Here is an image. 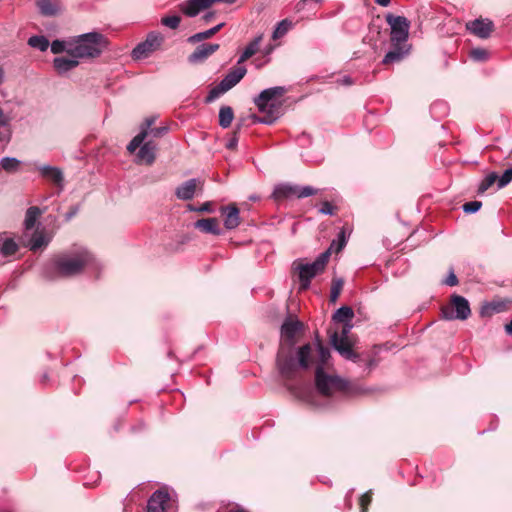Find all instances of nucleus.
<instances>
[{"label": "nucleus", "instance_id": "f704fd0d", "mask_svg": "<svg viewBox=\"0 0 512 512\" xmlns=\"http://www.w3.org/2000/svg\"><path fill=\"white\" fill-rule=\"evenodd\" d=\"M28 44L40 51H46L50 45L48 39L44 36H32L29 38Z\"/></svg>", "mask_w": 512, "mask_h": 512}, {"label": "nucleus", "instance_id": "0e129e2a", "mask_svg": "<svg viewBox=\"0 0 512 512\" xmlns=\"http://www.w3.org/2000/svg\"><path fill=\"white\" fill-rule=\"evenodd\" d=\"M336 248H338V243L336 240H333L332 243L330 244V247L328 248V250H330V253L332 251L336 252Z\"/></svg>", "mask_w": 512, "mask_h": 512}, {"label": "nucleus", "instance_id": "e433bc0d", "mask_svg": "<svg viewBox=\"0 0 512 512\" xmlns=\"http://www.w3.org/2000/svg\"><path fill=\"white\" fill-rule=\"evenodd\" d=\"M291 25H292V23L288 19H284V20L280 21L277 24V26L273 32V39H278V38L283 37L288 32Z\"/></svg>", "mask_w": 512, "mask_h": 512}, {"label": "nucleus", "instance_id": "9d476101", "mask_svg": "<svg viewBox=\"0 0 512 512\" xmlns=\"http://www.w3.org/2000/svg\"><path fill=\"white\" fill-rule=\"evenodd\" d=\"M386 22L391 27V41L394 44L406 42L409 36L410 22L403 16L388 14Z\"/></svg>", "mask_w": 512, "mask_h": 512}, {"label": "nucleus", "instance_id": "774afa93", "mask_svg": "<svg viewBox=\"0 0 512 512\" xmlns=\"http://www.w3.org/2000/svg\"><path fill=\"white\" fill-rule=\"evenodd\" d=\"M212 17H213V13H207L204 15V20L206 22H209L212 19Z\"/></svg>", "mask_w": 512, "mask_h": 512}, {"label": "nucleus", "instance_id": "20e7f679", "mask_svg": "<svg viewBox=\"0 0 512 512\" xmlns=\"http://www.w3.org/2000/svg\"><path fill=\"white\" fill-rule=\"evenodd\" d=\"M285 92L284 87L276 86L263 90L255 98V105L260 112L264 113V116L259 118V122L272 124L279 117V103H276V98L283 96Z\"/></svg>", "mask_w": 512, "mask_h": 512}, {"label": "nucleus", "instance_id": "393cba45", "mask_svg": "<svg viewBox=\"0 0 512 512\" xmlns=\"http://www.w3.org/2000/svg\"><path fill=\"white\" fill-rule=\"evenodd\" d=\"M50 237L46 236L43 231L36 230L31 238L29 239L28 243L26 244L27 247L31 251H37L41 249L42 247H45L49 244Z\"/></svg>", "mask_w": 512, "mask_h": 512}, {"label": "nucleus", "instance_id": "bb28decb", "mask_svg": "<svg viewBox=\"0 0 512 512\" xmlns=\"http://www.w3.org/2000/svg\"><path fill=\"white\" fill-rule=\"evenodd\" d=\"M261 41L262 35L256 37L252 42H250L242 52L237 64L240 65L241 63L251 58L254 54H256Z\"/></svg>", "mask_w": 512, "mask_h": 512}, {"label": "nucleus", "instance_id": "6e6d98bb", "mask_svg": "<svg viewBox=\"0 0 512 512\" xmlns=\"http://www.w3.org/2000/svg\"><path fill=\"white\" fill-rule=\"evenodd\" d=\"M194 2H197L198 8L201 10L209 8L213 3V0H194Z\"/></svg>", "mask_w": 512, "mask_h": 512}, {"label": "nucleus", "instance_id": "cd10ccee", "mask_svg": "<svg viewBox=\"0 0 512 512\" xmlns=\"http://www.w3.org/2000/svg\"><path fill=\"white\" fill-rule=\"evenodd\" d=\"M41 214L42 211L37 206H32L27 209L24 220V227L26 231H29L34 228Z\"/></svg>", "mask_w": 512, "mask_h": 512}, {"label": "nucleus", "instance_id": "052dcab7", "mask_svg": "<svg viewBox=\"0 0 512 512\" xmlns=\"http://www.w3.org/2000/svg\"><path fill=\"white\" fill-rule=\"evenodd\" d=\"M390 1L391 0H375V2L382 7H387L390 4Z\"/></svg>", "mask_w": 512, "mask_h": 512}, {"label": "nucleus", "instance_id": "72a5a7b5", "mask_svg": "<svg viewBox=\"0 0 512 512\" xmlns=\"http://www.w3.org/2000/svg\"><path fill=\"white\" fill-rule=\"evenodd\" d=\"M1 168L8 173H14L18 171L20 161L14 157H4L0 161Z\"/></svg>", "mask_w": 512, "mask_h": 512}, {"label": "nucleus", "instance_id": "a18cd8bd", "mask_svg": "<svg viewBox=\"0 0 512 512\" xmlns=\"http://www.w3.org/2000/svg\"><path fill=\"white\" fill-rule=\"evenodd\" d=\"M371 500H372V492L371 491L364 493L360 497L359 504H360L361 512H367L368 505L371 503Z\"/></svg>", "mask_w": 512, "mask_h": 512}, {"label": "nucleus", "instance_id": "7ed1b4c3", "mask_svg": "<svg viewBox=\"0 0 512 512\" xmlns=\"http://www.w3.org/2000/svg\"><path fill=\"white\" fill-rule=\"evenodd\" d=\"M316 389L325 397H340L352 393V386L349 382L337 375L328 374L322 367H317L315 371Z\"/></svg>", "mask_w": 512, "mask_h": 512}, {"label": "nucleus", "instance_id": "6ab92c4d", "mask_svg": "<svg viewBox=\"0 0 512 512\" xmlns=\"http://www.w3.org/2000/svg\"><path fill=\"white\" fill-rule=\"evenodd\" d=\"M36 6L41 15L54 17L63 11L62 3L59 0H37Z\"/></svg>", "mask_w": 512, "mask_h": 512}, {"label": "nucleus", "instance_id": "423d86ee", "mask_svg": "<svg viewBox=\"0 0 512 512\" xmlns=\"http://www.w3.org/2000/svg\"><path fill=\"white\" fill-rule=\"evenodd\" d=\"M330 250L321 253L312 263H299L295 266L298 272L300 288L306 290L309 288L312 278L322 273L329 261Z\"/></svg>", "mask_w": 512, "mask_h": 512}, {"label": "nucleus", "instance_id": "c85d7f7f", "mask_svg": "<svg viewBox=\"0 0 512 512\" xmlns=\"http://www.w3.org/2000/svg\"><path fill=\"white\" fill-rule=\"evenodd\" d=\"M18 250V245L12 238L0 235V254L3 256H11Z\"/></svg>", "mask_w": 512, "mask_h": 512}, {"label": "nucleus", "instance_id": "f257e3e1", "mask_svg": "<svg viewBox=\"0 0 512 512\" xmlns=\"http://www.w3.org/2000/svg\"><path fill=\"white\" fill-rule=\"evenodd\" d=\"M93 263V255L83 247L61 253L55 256L52 260V266L55 273L60 277L75 276L81 273L85 267H88Z\"/></svg>", "mask_w": 512, "mask_h": 512}, {"label": "nucleus", "instance_id": "864d4df0", "mask_svg": "<svg viewBox=\"0 0 512 512\" xmlns=\"http://www.w3.org/2000/svg\"><path fill=\"white\" fill-rule=\"evenodd\" d=\"M336 241L338 243V248H336V252H339L346 245L345 232L343 230L339 233L338 239Z\"/></svg>", "mask_w": 512, "mask_h": 512}, {"label": "nucleus", "instance_id": "c9c22d12", "mask_svg": "<svg viewBox=\"0 0 512 512\" xmlns=\"http://www.w3.org/2000/svg\"><path fill=\"white\" fill-rule=\"evenodd\" d=\"M227 91L228 90L226 89V87L223 86L222 82H220L218 85H216L209 91L208 95L205 98V102L211 103Z\"/></svg>", "mask_w": 512, "mask_h": 512}, {"label": "nucleus", "instance_id": "4be33fe9", "mask_svg": "<svg viewBox=\"0 0 512 512\" xmlns=\"http://www.w3.org/2000/svg\"><path fill=\"white\" fill-rule=\"evenodd\" d=\"M196 229L204 233H209L213 235H220L222 230L219 225V221L217 218H203L195 222L194 224Z\"/></svg>", "mask_w": 512, "mask_h": 512}, {"label": "nucleus", "instance_id": "7c9ffc66", "mask_svg": "<svg viewBox=\"0 0 512 512\" xmlns=\"http://www.w3.org/2000/svg\"><path fill=\"white\" fill-rule=\"evenodd\" d=\"M406 54V51L403 50V48L400 46V44H395V47L393 50L386 53L384 56L382 63L387 65L395 62H399L403 59L404 55Z\"/></svg>", "mask_w": 512, "mask_h": 512}, {"label": "nucleus", "instance_id": "f3484780", "mask_svg": "<svg viewBox=\"0 0 512 512\" xmlns=\"http://www.w3.org/2000/svg\"><path fill=\"white\" fill-rule=\"evenodd\" d=\"M221 214L224 216V226L226 229L232 230L240 225V211L235 204L222 207Z\"/></svg>", "mask_w": 512, "mask_h": 512}, {"label": "nucleus", "instance_id": "a878e982", "mask_svg": "<svg viewBox=\"0 0 512 512\" xmlns=\"http://www.w3.org/2000/svg\"><path fill=\"white\" fill-rule=\"evenodd\" d=\"M39 171L43 177L50 179L53 183L62 188L63 174L58 168L44 165L39 168Z\"/></svg>", "mask_w": 512, "mask_h": 512}, {"label": "nucleus", "instance_id": "2eb2a0df", "mask_svg": "<svg viewBox=\"0 0 512 512\" xmlns=\"http://www.w3.org/2000/svg\"><path fill=\"white\" fill-rule=\"evenodd\" d=\"M169 494L164 490L155 491L147 502V512H165Z\"/></svg>", "mask_w": 512, "mask_h": 512}, {"label": "nucleus", "instance_id": "0eeeda50", "mask_svg": "<svg viewBox=\"0 0 512 512\" xmlns=\"http://www.w3.org/2000/svg\"><path fill=\"white\" fill-rule=\"evenodd\" d=\"M350 328V325L344 324L340 333H331L330 343L342 357L353 362H358L360 356L353 351L351 343L348 338Z\"/></svg>", "mask_w": 512, "mask_h": 512}, {"label": "nucleus", "instance_id": "dca6fc26", "mask_svg": "<svg viewBox=\"0 0 512 512\" xmlns=\"http://www.w3.org/2000/svg\"><path fill=\"white\" fill-rule=\"evenodd\" d=\"M136 155L138 163L151 165L156 159L157 144L153 141L143 142L139 147Z\"/></svg>", "mask_w": 512, "mask_h": 512}, {"label": "nucleus", "instance_id": "79ce46f5", "mask_svg": "<svg viewBox=\"0 0 512 512\" xmlns=\"http://www.w3.org/2000/svg\"><path fill=\"white\" fill-rule=\"evenodd\" d=\"M180 22H181V17L178 15L166 16V17H163L161 20V23L164 26L169 27L171 29L178 28Z\"/></svg>", "mask_w": 512, "mask_h": 512}, {"label": "nucleus", "instance_id": "4d7b16f0", "mask_svg": "<svg viewBox=\"0 0 512 512\" xmlns=\"http://www.w3.org/2000/svg\"><path fill=\"white\" fill-rule=\"evenodd\" d=\"M237 143H238V137H237V132L235 131L233 134V137L231 139H229V141L227 142L226 147L228 149H234L237 146Z\"/></svg>", "mask_w": 512, "mask_h": 512}, {"label": "nucleus", "instance_id": "603ef678", "mask_svg": "<svg viewBox=\"0 0 512 512\" xmlns=\"http://www.w3.org/2000/svg\"><path fill=\"white\" fill-rule=\"evenodd\" d=\"M500 311H501V309L499 308V305H497L495 303H490V304H488L487 306H485L483 308L482 313L493 314V313H497V312H500Z\"/></svg>", "mask_w": 512, "mask_h": 512}, {"label": "nucleus", "instance_id": "a211bd4d", "mask_svg": "<svg viewBox=\"0 0 512 512\" xmlns=\"http://www.w3.org/2000/svg\"><path fill=\"white\" fill-rule=\"evenodd\" d=\"M330 358V350L325 347L320 341H317V343L312 346V352L311 356L309 358L310 366L312 364L316 365L317 367H322L323 365L327 363V361Z\"/></svg>", "mask_w": 512, "mask_h": 512}, {"label": "nucleus", "instance_id": "f03ea898", "mask_svg": "<svg viewBox=\"0 0 512 512\" xmlns=\"http://www.w3.org/2000/svg\"><path fill=\"white\" fill-rule=\"evenodd\" d=\"M312 352V345H303L298 353L297 358L293 354V347H285L280 345L277 354V367L281 376L285 379H292L298 368L307 369L310 367L309 358Z\"/></svg>", "mask_w": 512, "mask_h": 512}, {"label": "nucleus", "instance_id": "39448f33", "mask_svg": "<svg viewBox=\"0 0 512 512\" xmlns=\"http://www.w3.org/2000/svg\"><path fill=\"white\" fill-rule=\"evenodd\" d=\"M105 39L98 32H90L72 38V55L76 58H95L102 52Z\"/></svg>", "mask_w": 512, "mask_h": 512}, {"label": "nucleus", "instance_id": "e2e57ef3", "mask_svg": "<svg viewBox=\"0 0 512 512\" xmlns=\"http://www.w3.org/2000/svg\"><path fill=\"white\" fill-rule=\"evenodd\" d=\"M341 83L342 84H345V85H351L353 82L351 80L350 77L348 76H344L342 79H341Z\"/></svg>", "mask_w": 512, "mask_h": 512}, {"label": "nucleus", "instance_id": "ddd939ff", "mask_svg": "<svg viewBox=\"0 0 512 512\" xmlns=\"http://www.w3.org/2000/svg\"><path fill=\"white\" fill-rule=\"evenodd\" d=\"M302 327V323L294 320H286L281 326L282 343L285 347H293L294 338Z\"/></svg>", "mask_w": 512, "mask_h": 512}, {"label": "nucleus", "instance_id": "de8ad7c7", "mask_svg": "<svg viewBox=\"0 0 512 512\" xmlns=\"http://www.w3.org/2000/svg\"><path fill=\"white\" fill-rule=\"evenodd\" d=\"M189 210L191 211H197V212H206V213H212V203L211 202H205L200 207L195 208L192 205H189Z\"/></svg>", "mask_w": 512, "mask_h": 512}, {"label": "nucleus", "instance_id": "4c0bfd02", "mask_svg": "<svg viewBox=\"0 0 512 512\" xmlns=\"http://www.w3.org/2000/svg\"><path fill=\"white\" fill-rule=\"evenodd\" d=\"M343 285H344V281L342 279H333L332 285H331V290H330V301L331 302H336V300L338 299V297L341 293Z\"/></svg>", "mask_w": 512, "mask_h": 512}, {"label": "nucleus", "instance_id": "4468645a", "mask_svg": "<svg viewBox=\"0 0 512 512\" xmlns=\"http://www.w3.org/2000/svg\"><path fill=\"white\" fill-rule=\"evenodd\" d=\"M219 44L205 43L201 44L192 54L189 55L188 61L191 64H198L205 61L209 56L215 53L219 49Z\"/></svg>", "mask_w": 512, "mask_h": 512}, {"label": "nucleus", "instance_id": "ea45409f", "mask_svg": "<svg viewBox=\"0 0 512 512\" xmlns=\"http://www.w3.org/2000/svg\"><path fill=\"white\" fill-rule=\"evenodd\" d=\"M182 11L184 14H186L189 17L196 16L201 9L198 8L197 2H194V0H188L182 7Z\"/></svg>", "mask_w": 512, "mask_h": 512}, {"label": "nucleus", "instance_id": "b1692460", "mask_svg": "<svg viewBox=\"0 0 512 512\" xmlns=\"http://www.w3.org/2000/svg\"><path fill=\"white\" fill-rule=\"evenodd\" d=\"M247 70L244 66H237L233 68L222 80L223 86L226 87L227 90H230L235 85H237L242 78L245 76Z\"/></svg>", "mask_w": 512, "mask_h": 512}, {"label": "nucleus", "instance_id": "1a4fd4ad", "mask_svg": "<svg viewBox=\"0 0 512 512\" xmlns=\"http://www.w3.org/2000/svg\"><path fill=\"white\" fill-rule=\"evenodd\" d=\"M316 194V189L311 186L300 187L291 184H279L274 188L272 197L275 201H282L292 197L305 198Z\"/></svg>", "mask_w": 512, "mask_h": 512}, {"label": "nucleus", "instance_id": "680f3d73", "mask_svg": "<svg viewBox=\"0 0 512 512\" xmlns=\"http://www.w3.org/2000/svg\"><path fill=\"white\" fill-rule=\"evenodd\" d=\"M77 213V208H73L70 212L66 214V220H70Z\"/></svg>", "mask_w": 512, "mask_h": 512}, {"label": "nucleus", "instance_id": "f8f14e48", "mask_svg": "<svg viewBox=\"0 0 512 512\" xmlns=\"http://www.w3.org/2000/svg\"><path fill=\"white\" fill-rule=\"evenodd\" d=\"M466 28L475 36L482 39H487L494 29V24L488 19H476L474 21L468 22L466 24Z\"/></svg>", "mask_w": 512, "mask_h": 512}, {"label": "nucleus", "instance_id": "8fccbe9b", "mask_svg": "<svg viewBox=\"0 0 512 512\" xmlns=\"http://www.w3.org/2000/svg\"><path fill=\"white\" fill-rule=\"evenodd\" d=\"M167 131H168V127H166V126L156 127V128L150 129V131L148 132V135H152L153 137L158 138V137L163 136L165 133H167Z\"/></svg>", "mask_w": 512, "mask_h": 512}, {"label": "nucleus", "instance_id": "69168bd1", "mask_svg": "<svg viewBox=\"0 0 512 512\" xmlns=\"http://www.w3.org/2000/svg\"><path fill=\"white\" fill-rule=\"evenodd\" d=\"M506 333L512 335V320L505 326Z\"/></svg>", "mask_w": 512, "mask_h": 512}, {"label": "nucleus", "instance_id": "2f4dec72", "mask_svg": "<svg viewBox=\"0 0 512 512\" xmlns=\"http://www.w3.org/2000/svg\"><path fill=\"white\" fill-rule=\"evenodd\" d=\"M234 119V112L230 106H222L219 111V125L228 128Z\"/></svg>", "mask_w": 512, "mask_h": 512}, {"label": "nucleus", "instance_id": "5701e85b", "mask_svg": "<svg viewBox=\"0 0 512 512\" xmlns=\"http://www.w3.org/2000/svg\"><path fill=\"white\" fill-rule=\"evenodd\" d=\"M198 180L189 179L176 188L175 194L178 199L191 200L196 192Z\"/></svg>", "mask_w": 512, "mask_h": 512}, {"label": "nucleus", "instance_id": "338daca9", "mask_svg": "<svg viewBox=\"0 0 512 512\" xmlns=\"http://www.w3.org/2000/svg\"><path fill=\"white\" fill-rule=\"evenodd\" d=\"M236 0H213V3H216V2H223V3H227V4H232L234 3Z\"/></svg>", "mask_w": 512, "mask_h": 512}, {"label": "nucleus", "instance_id": "49530a36", "mask_svg": "<svg viewBox=\"0 0 512 512\" xmlns=\"http://www.w3.org/2000/svg\"><path fill=\"white\" fill-rule=\"evenodd\" d=\"M482 206V203L480 201H470L463 205V211L465 213H475L477 212Z\"/></svg>", "mask_w": 512, "mask_h": 512}, {"label": "nucleus", "instance_id": "a19ab883", "mask_svg": "<svg viewBox=\"0 0 512 512\" xmlns=\"http://www.w3.org/2000/svg\"><path fill=\"white\" fill-rule=\"evenodd\" d=\"M469 56L474 61L483 62L489 58V53L483 48H474L470 51Z\"/></svg>", "mask_w": 512, "mask_h": 512}, {"label": "nucleus", "instance_id": "9b49d317", "mask_svg": "<svg viewBox=\"0 0 512 512\" xmlns=\"http://www.w3.org/2000/svg\"><path fill=\"white\" fill-rule=\"evenodd\" d=\"M163 42V37L159 34L150 33L144 42L139 43L132 51L134 59L146 58L151 52L155 51Z\"/></svg>", "mask_w": 512, "mask_h": 512}, {"label": "nucleus", "instance_id": "58836bf2", "mask_svg": "<svg viewBox=\"0 0 512 512\" xmlns=\"http://www.w3.org/2000/svg\"><path fill=\"white\" fill-rule=\"evenodd\" d=\"M498 179V175L496 173H490L488 174L480 183L478 188V193L482 194L486 190H488Z\"/></svg>", "mask_w": 512, "mask_h": 512}, {"label": "nucleus", "instance_id": "aec40b11", "mask_svg": "<svg viewBox=\"0 0 512 512\" xmlns=\"http://www.w3.org/2000/svg\"><path fill=\"white\" fill-rule=\"evenodd\" d=\"M155 122L154 117L147 118L141 127V131L130 141L127 146V150L130 153H134L138 147L144 142L148 136V132L152 129V125Z\"/></svg>", "mask_w": 512, "mask_h": 512}, {"label": "nucleus", "instance_id": "6e6552de", "mask_svg": "<svg viewBox=\"0 0 512 512\" xmlns=\"http://www.w3.org/2000/svg\"><path fill=\"white\" fill-rule=\"evenodd\" d=\"M451 305L452 307H443L441 309L442 317L446 320H466L470 314L471 309L469 302L466 298L460 295H452L451 296Z\"/></svg>", "mask_w": 512, "mask_h": 512}, {"label": "nucleus", "instance_id": "5fc2aeb1", "mask_svg": "<svg viewBox=\"0 0 512 512\" xmlns=\"http://www.w3.org/2000/svg\"><path fill=\"white\" fill-rule=\"evenodd\" d=\"M445 284L448 286H455L458 284V279L453 272H450V274L448 275V277L445 280Z\"/></svg>", "mask_w": 512, "mask_h": 512}, {"label": "nucleus", "instance_id": "3c124183", "mask_svg": "<svg viewBox=\"0 0 512 512\" xmlns=\"http://www.w3.org/2000/svg\"><path fill=\"white\" fill-rule=\"evenodd\" d=\"M334 210H335L334 206L331 203L325 201L322 204L319 211H320V213L325 214V215H333Z\"/></svg>", "mask_w": 512, "mask_h": 512}, {"label": "nucleus", "instance_id": "412c9836", "mask_svg": "<svg viewBox=\"0 0 512 512\" xmlns=\"http://www.w3.org/2000/svg\"><path fill=\"white\" fill-rule=\"evenodd\" d=\"M79 64V59L73 55L59 56L56 57L53 61V65L55 70L59 74H64L72 69H74Z\"/></svg>", "mask_w": 512, "mask_h": 512}, {"label": "nucleus", "instance_id": "09e8293b", "mask_svg": "<svg viewBox=\"0 0 512 512\" xmlns=\"http://www.w3.org/2000/svg\"><path fill=\"white\" fill-rule=\"evenodd\" d=\"M4 71L0 67V84L3 82ZM9 119L4 115L2 109H0V127H7Z\"/></svg>", "mask_w": 512, "mask_h": 512}, {"label": "nucleus", "instance_id": "37998d69", "mask_svg": "<svg viewBox=\"0 0 512 512\" xmlns=\"http://www.w3.org/2000/svg\"><path fill=\"white\" fill-rule=\"evenodd\" d=\"M213 35L211 34L210 30H206L203 32L196 33L188 38L189 43H197L205 39L211 38Z\"/></svg>", "mask_w": 512, "mask_h": 512}, {"label": "nucleus", "instance_id": "c756f323", "mask_svg": "<svg viewBox=\"0 0 512 512\" xmlns=\"http://www.w3.org/2000/svg\"><path fill=\"white\" fill-rule=\"evenodd\" d=\"M50 49L53 54L66 52L68 55H72V38L69 40H54Z\"/></svg>", "mask_w": 512, "mask_h": 512}, {"label": "nucleus", "instance_id": "473e14b6", "mask_svg": "<svg viewBox=\"0 0 512 512\" xmlns=\"http://www.w3.org/2000/svg\"><path fill=\"white\" fill-rule=\"evenodd\" d=\"M354 316V312L352 308L348 306L340 307L333 315V320L335 322L347 324V322L351 321Z\"/></svg>", "mask_w": 512, "mask_h": 512}, {"label": "nucleus", "instance_id": "c03bdc74", "mask_svg": "<svg viewBox=\"0 0 512 512\" xmlns=\"http://www.w3.org/2000/svg\"><path fill=\"white\" fill-rule=\"evenodd\" d=\"M497 180L499 188H503L508 185L512 181V168L505 170L502 176Z\"/></svg>", "mask_w": 512, "mask_h": 512}, {"label": "nucleus", "instance_id": "13d9d810", "mask_svg": "<svg viewBox=\"0 0 512 512\" xmlns=\"http://www.w3.org/2000/svg\"><path fill=\"white\" fill-rule=\"evenodd\" d=\"M10 140V132L7 130L6 132H3L0 130V142H9Z\"/></svg>", "mask_w": 512, "mask_h": 512}, {"label": "nucleus", "instance_id": "bf43d9fd", "mask_svg": "<svg viewBox=\"0 0 512 512\" xmlns=\"http://www.w3.org/2000/svg\"><path fill=\"white\" fill-rule=\"evenodd\" d=\"M223 26H224V23H220L209 30H210L211 34L214 36Z\"/></svg>", "mask_w": 512, "mask_h": 512}]
</instances>
